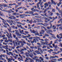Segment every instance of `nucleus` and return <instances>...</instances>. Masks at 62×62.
<instances>
[{"mask_svg":"<svg viewBox=\"0 0 62 62\" xmlns=\"http://www.w3.org/2000/svg\"><path fill=\"white\" fill-rule=\"evenodd\" d=\"M45 36H46V37H49L50 36L48 34H45Z\"/></svg>","mask_w":62,"mask_h":62,"instance_id":"nucleus-44","label":"nucleus"},{"mask_svg":"<svg viewBox=\"0 0 62 62\" xmlns=\"http://www.w3.org/2000/svg\"><path fill=\"white\" fill-rule=\"evenodd\" d=\"M28 58L29 59V60H30V62H34V60L32 59H31V58Z\"/></svg>","mask_w":62,"mask_h":62,"instance_id":"nucleus-9","label":"nucleus"},{"mask_svg":"<svg viewBox=\"0 0 62 62\" xmlns=\"http://www.w3.org/2000/svg\"><path fill=\"white\" fill-rule=\"evenodd\" d=\"M52 43H53V42L52 41H51L50 42V43L48 45H52Z\"/></svg>","mask_w":62,"mask_h":62,"instance_id":"nucleus-32","label":"nucleus"},{"mask_svg":"<svg viewBox=\"0 0 62 62\" xmlns=\"http://www.w3.org/2000/svg\"><path fill=\"white\" fill-rule=\"evenodd\" d=\"M19 51L20 52V53H21V54H23V52L22 51V50H20Z\"/></svg>","mask_w":62,"mask_h":62,"instance_id":"nucleus-28","label":"nucleus"},{"mask_svg":"<svg viewBox=\"0 0 62 62\" xmlns=\"http://www.w3.org/2000/svg\"><path fill=\"white\" fill-rule=\"evenodd\" d=\"M51 58H54V56H51L50 58H49V59H51Z\"/></svg>","mask_w":62,"mask_h":62,"instance_id":"nucleus-23","label":"nucleus"},{"mask_svg":"<svg viewBox=\"0 0 62 62\" xmlns=\"http://www.w3.org/2000/svg\"><path fill=\"white\" fill-rule=\"evenodd\" d=\"M39 22H41L42 23H43V21L39 19L38 20V23H39Z\"/></svg>","mask_w":62,"mask_h":62,"instance_id":"nucleus-14","label":"nucleus"},{"mask_svg":"<svg viewBox=\"0 0 62 62\" xmlns=\"http://www.w3.org/2000/svg\"><path fill=\"white\" fill-rule=\"evenodd\" d=\"M37 45H39V47H41V46H40V43H37Z\"/></svg>","mask_w":62,"mask_h":62,"instance_id":"nucleus-38","label":"nucleus"},{"mask_svg":"<svg viewBox=\"0 0 62 62\" xmlns=\"http://www.w3.org/2000/svg\"><path fill=\"white\" fill-rule=\"evenodd\" d=\"M53 3L54 5H56V4L57 3V2H54Z\"/></svg>","mask_w":62,"mask_h":62,"instance_id":"nucleus-49","label":"nucleus"},{"mask_svg":"<svg viewBox=\"0 0 62 62\" xmlns=\"http://www.w3.org/2000/svg\"><path fill=\"white\" fill-rule=\"evenodd\" d=\"M40 52L41 53H43V51L41 49H40Z\"/></svg>","mask_w":62,"mask_h":62,"instance_id":"nucleus-53","label":"nucleus"},{"mask_svg":"<svg viewBox=\"0 0 62 62\" xmlns=\"http://www.w3.org/2000/svg\"><path fill=\"white\" fill-rule=\"evenodd\" d=\"M31 10L32 11L34 12V10H35V9H34V8H31Z\"/></svg>","mask_w":62,"mask_h":62,"instance_id":"nucleus-29","label":"nucleus"},{"mask_svg":"<svg viewBox=\"0 0 62 62\" xmlns=\"http://www.w3.org/2000/svg\"><path fill=\"white\" fill-rule=\"evenodd\" d=\"M8 49L10 52H11V51L12 50V48H9Z\"/></svg>","mask_w":62,"mask_h":62,"instance_id":"nucleus-34","label":"nucleus"},{"mask_svg":"<svg viewBox=\"0 0 62 62\" xmlns=\"http://www.w3.org/2000/svg\"><path fill=\"white\" fill-rule=\"evenodd\" d=\"M60 2L59 3V4H60V5H61V4H62V2H61V0H59Z\"/></svg>","mask_w":62,"mask_h":62,"instance_id":"nucleus-51","label":"nucleus"},{"mask_svg":"<svg viewBox=\"0 0 62 62\" xmlns=\"http://www.w3.org/2000/svg\"><path fill=\"white\" fill-rule=\"evenodd\" d=\"M15 39H16L17 40V41H19V39H18V38H17V37H16L15 38Z\"/></svg>","mask_w":62,"mask_h":62,"instance_id":"nucleus-62","label":"nucleus"},{"mask_svg":"<svg viewBox=\"0 0 62 62\" xmlns=\"http://www.w3.org/2000/svg\"><path fill=\"white\" fill-rule=\"evenodd\" d=\"M25 14H29V11H26L25 13Z\"/></svg>","mask_w":62,"mask_h":62,"instance_id":"nucleus-45","label":"nucleus"},{"mask_svg":"<svg viewBox=\"0 0 62 62\" xmlns=\"http://www.w3.org/2000/svg\"><path fill=\"white\" fill-rule=\"evenodd\" d=\"M33 19H31L30 21L29 22H27V23H33Z\"/></svg>","mask_w":62,"mask_h":62,"instance_id":"nucleus-21","label":"nucleus"},{"mask_svg":"<svg viewBox=\"0 0 62 62\" xmlns=\"http://www.w3.org/2000/svg\"><path fill=\"white\" fill-rule=\"evenodd\" d=\"M29 50L30 52H34V50H31V49H30Z\"/></svg>","mask_w":62,"mask_h":62,"instance_id":"nucleus-35","label":"nucleus"},{"mask_svg":"<svg viewBox=\"0 0 62 62\" xmlns=\"http://www.w3.org/2000/svg\"><path fill=\"white\" fill-rule=\"evenodd\" d=\"M57 38L58 39H59L60 38V36H59L58 35H57Z\"/></svg>","mask_w":62,"mask_h":62,"instance_id":"nucleus-43","label":"nucleus"},{"mask_svg":"<svg viewBox=\"0 0 62 62\" xmlns=\"http://www.w3.org/2000/svg\"><path fill=\"white\" fill-rule=\"evenodd\" d=\"M25 34H29V32L28 31H25Z\"/></svg>","mask_w":62,"mask_h":62,"instance_id":"nucleus-56","label":"nucleus"},{"mask_svg":"<svg viewBox=\"0 0 62 62\" xmlns=\"http://www.w3.org/2000/svg\"><path fill=\"white\" fill-rule=\"evenodd\" d=\"M29 55H30V56L31 58L34 55L32 53L30 54Z\"/></svg>","mask_w":62,"mask_h":62,"instance_id":"nucleus-15","label":"nucleus"},{"mask_svg":"<svg viewBox=\"0 0 62 62\" xmlns=\"http://www.w3.org/2000/svg\"><path fill=\"white\" fill-rule=\"evenodd\" d=\"M16 22L18 24H21V23L19 22L16 21Z\"/></svg>","mask_w":62,"mask_h":62,"instance_id":"nucleus-48","label":"nucleus"},{"mask_svg":"<svg viewBox=\"0 0 62 62\" xmlns=\"http://www.w3.org/2000/svg\"><path fill=\"white\" fill-rule=\"evenodd\" d=\"M38 33V31H35L34 30H33L32 31V33H35V35H39V34Z\"/></svg>","mask_w":62,"mask_h":62,"instance_id":"nucleus-2","label":"nucleus"},{"mask_svg":"<svg viewBox=\"0 0 62 62\" xmlns=\"http://www.w3.org/2000/svg\"><path fill=\"white\" fill-rule=\"evenodd\" d=\"M13 43L14 44V46H17V44H18V43L16 42L15 43V41H13Z\"/></svg>","mask_w":62,"mask_h":62,"instance_id":"nucleus-4","label":"nucleus"},{"mask_svg":"<svg viewBox=\"0 0 62 62\" xmlns=\"http://www.w3.org/2000/svg\"><path fill=\"white\" fill-rule=\"evenodd\" d=\"M4 42H6V43L8 42V41L7 40V37H6V40H5Z\"/></svg>","mask_w":62,"mask_h":62,"instance_id":"nucleus-18","label":"nucleus"},{"mask_svg":"<svg viewBox=\"0 0 62 62\" xmlns=\"http://www.w3.org/2000/svg\"><path fill=\"white\" fill-rule=\"evenodd\" d=\"M43 52H45V51H47V50L46 49H43Z\"/></svg>","mask_w":62,"mask_h":62,"instance_id":"nucleus-63","label":"nucleus"},{"mask_svg":"<svg viewBox=\"0 0 62 62\" xmlns=\"http://www.w3.org/2000/svg\"><path fill=\"white\" fill-rule=\"evenodd\" d=\"M53 60L54 62H56L57 61V60L56 59H53Z\"/></svg>","mask_w":62,"mask_h":62,"instance_id":"nucleus-54","label":"nucleus"},{"mask_svg":"<svg viewBox=\"0 0 62 62\" xmlns=\"http://www.w3.org/2000/svg\"><path fill=\"white\" fill-rule=\"evenodd\" d=\"M9 36L10 37V38H12V34L10 33H9Z\"/></svg>","mask_w":62,"mask_h":62,"instance_id":"nucleus-27","label":"nucleus"},{"mask_svg":"<svg viewBox=\"0 0 62 62\" xmlns=\"http://www.w3.org/2000/svg\"><path fill=\"white\" fill-rule=\"evenodd\" d=\"M6 22H8V23H10V20H8L7 19H6Z\"/></svg>","mask_w":62,"mask_h":62,"instance_id":"nucleus-30","label":"nucleus"},{"mask_svg":"<svg viewBox=\"0 0 62 62\" xmlns=\"http://www.w3.org/2000/svg\"><path fill=\"white\" fill-rule=\"evenodd\" d=\"M2 56L4 57H5V56H7V55L5 54H1L0 55V58H2Z\"/></svg>","mask_w":62,"mask_h":62,"instance_id":"nucleus-5","label":"nucleus"},{"mask_svg":"<svg viewBox=\"0 0 62 62\" xmlns=\"http://www.w3.org/2000/svg\"><path fill=\"white\" fill-rule=\"evenodd\" d=\"M34 21H32V23H36V20H34Z\"/></svg>","mask_w":62,"mask_h":62,"instance_id":"nucleus-61","label":"nucleus"},{"mask_svg":"<svg viewBox=\"0 0 62 62\" xmlns=\"http://www.w3.org/2000/svg\"><path fill=\"white\" fill-rule=\"evenodd\" d=\"M7 44L5 43V42H3V44L4 45H7Z\"/></svg>","mask_w":62,"mask_h":62,"instance_id":"nucleus-57","label":"nucleus"},{"mask_svg":"<svg viewBox=\"0 0 62 62\" xmlns=\"http://www.w3.org/2000/svg\"><path fill=\"white\" fill-rule=\"evenodd\" d=\"M33 13H34V12L32 11H29V14L31 15H32Z\"/></svg>","mask_w":62,"mask_h":62,"instance_id":"nucleus-20","label":"nucleus"},{"mask_svg":"<svg viewBox=\"0 0 62 62\" xmlns=\"http://www.w3.org/2000/svg\"><path fill=\"white\" fill-rule=\"evenodd\" d=\"M54 52H56V51H58V50L57 49H54Z\"/></svg>","mask_w":62,"mask_h":62,"instance_id":"nucleus-36","label":"nucleus"},{"mask_svg":"<svg viewBox=\"0 0 62 62\" xmlns=\"http://www.w3.org/2000/svg\"><path fill=\"white\" fill-rule=\"evenodd\" d=\"M52 38H53L54 39H56V37L54 36H52Z\"/></svg>","mask_w":62,"mask_h":62,"instance_id":"nucleus-47","label":"nucleus"},{"mask_svg":"<svg viewBox=\"0 0 62 62\" xmlns=\"http://www.w3.org/2000/svg\"><path fill=\"white\" fill-rule=\"evenodd\" d=\"M33 39H36L37 38H39V37H34L33 38Z\"/></svg>","mask_w":62,"mask_h":62,"instance_id":"nucleus-52","label":"nucleus"},{"mask_svg":"<svg viewBox=\"0 0 62 62\" xmlns=\"http://www.w3.org/2000/svg\"><path fill=\"white\" fill-rule=\"evenodd\" d=\"M54 47V48H55V49H56V48H57V49L60 48L59 47H58V46H57V45H56Z\"/></svg>","mask_w":62,"mask_h":62,"instance_id":"nucleus-16","label":"nucleus"},{"mask_svg":"<svg viewBox=\"0 0 62 62\" xmlns=\"http://www.w3.org/2000/svg\"><path fill=\"white\" fill-rule=\"evenodd\" d=\"M20 25H21L20 24V25H18L17 24V26L18 27H19V28H20V27H21V26H20Z\"/></svg>","mask_w":62,"mask_h":62,"instance_id":"nucleus-41","label":"nucleus"},{"mask_svg":"<svg viewBox=\"0 0 62 62\" xmlns=\"http://www.w3.org/2000/svg\"><path fill=\"white\" fill-rule=\"evenodd\" d=\"M32 39H33V37H30L29 38V39L30 40H32Z\"/></svg>","mask_w":62,"mask_h":62,"instance_id":"nucleus-58","label":"nucleus"},{"mask_svg":"<svg viewBox=\"0 0 62 62\" xmlns=\"http://www.w3.org/2000/svg\"><path fill=\"white\" fill-rule=\"evenodd\" d=\"M13 15H16V13H14L12 14Z\"/></svg>","mask_w":62,"mask_h":62,"instance_id":"nucleus-55","label":"nucleus"},{"mask_svg":"<svg viewBox=\"0 0 62 62\" xmlns=\"http://www.w3.org/2000/svg\"><path fill=\"white\" fill-rule=\"evenodd\" d=\"M44 41L45 42H46L47 41H49V39H48L46 38L44 39Z\"/></svg>","mask_w":62,"mask_h":62,"instance_id":"nucleus-19","label":"nucleus"},{"mask_svg":"<svg viewBox=\"0 0 62 62\" xmlns=\"http://www.w3.org/2000/svg\"><path fill=\"white\" fill-rule=\"evenodd\" d=\"M8 40L10 42H12V40L11 39H8Z\"/></svg>","mask_w":62,"mask_h":62,"instance_id":"nucleus-25","label":"nucleus"},{"mask_svg":"<svg viewBox=\"0 0 62 62\" xmlns=\"http://www.w3.org/2000/svg\"><path fill=\"white\" fill-rule=\"evenodd\" d=\"M46 32L48 34L49 33H50V31L49 30H47L46 31Z\"/></svg>","mask_w":62,"mask_h":62,"instance_id":"nucleus-37","label":"nucleus"},{"mask_svg":"<svg viewBox=\"0 0 62 62\" xmlns=\"http://www.w3.org/2000/svg\"><path fill=\"white\" fill-rule=\"evenodd\" d=\"M3 6L4 7H6L8 6V5H6L5 4H3Z\"/></svg>","mask_w":62,"mask_h":62,"instance_id":"nucleus-60","label":"nucleus"},{"mask_svg":"<svg viewBox=\"0 0 62 62\" xmlns=\"http://www.w3.org/2000/svg\"><path fill=\"white\" fill-rule=\"evenodd\" d=\"M59 30H62V27H59Z\"/></svg>","mask_w":62,"mask_h":62,"instance_id":"nucleus-64","label":"nucleus"},{"mask_svg":"<svg viewBox=\"0 0 62 62\" xmlns=\"http://www.w3.org/2000/svg\"><path fill=\"white\" fill-rule=\"evenodd\" d=\"M41 43V45H45V42H43L42 41H40Z\"/></svg>","mask_w":62,"mask_h":62,"instance_id":"nucleus-12","label":"nucleus"},{"mask_svg":"<svg viewBox=\"0 0 62 62\" xmlns=\"http://www.w3.org/2000/svg\"><path fill=\"white\" fill-rule=\"evenodd\" d=\"M62 23V19H60L59 21H58V23Z\"/></svg>","mask_w":62,"mask_h":62,"instance_id":"nucleus-17","label":"nucleus"},{"mask_svg":"<svg viewBox=\"0 0 62 62\" xmlns=\"http://www.w3.org/2000/svg\"><path fill=\"white\" fill-rule=\"evenodd\" d=\"M16 34L17 36H21V34H20V33L19 32L16 33Z\"/></svg>","mask_w":62,"mask_h":62,"instance_id":"nucleus-11","label":"nucleus"},{"mask_svg":"<svg viewBox=\"0 0 62 62\" xmlns=\"http://www.w3.org/2000/svg\"><path fill=\"white\" fill-rule=\"evenodd\" d=\"M36 62L37 61L38 62H41V60L39 59H36L35 60Z\"/></svg>","mask_w":62,"mask_h":62,"instance_id":"nucleus-7","label":"nucleus"},{"mask_svg":"<svg viewBox=\"0 0 62 62\" xmlns=\"http://www.w3.org/2000/svg\"><path fill=\"white\" fill-rule=\"evenodd\" d=\"M25 23H21V24H21V25H25Z\"/></svg>","mask_w":62,"mask_h":62,"instance_id":"nucleus-59","label":"nucleus"},{"mask_svg":"<svg viewBox=\"0 0 62 62\" xmlns=\"http://www.w3.org/2000/svg\"><path fill=\"white\" fill-rule=\"evenodd\" d=\"M37 11L38 12H39V11L37 9H34V11Z\"/></svg>","mask_w":62,"mask_h":62,"instance_id":"nucleus-33","label":"nucleus"},{"mask_svg":"<svg viewBox=\"0 0 62 62\" xmlns=\"http://www.w3.org/2000/svg\"><path fill=\"white\" fill-rule=\"evenodd\" d=\"M35 53H36L38 54H41V53H40L39 52L38 50H36L35 51Z\"/></svg>","mask_w":62,"mask_h":62,"instance_id":"nucleus-8","label":"nucleus"},{"mask_svg":"<svg viewBox=\"0 0 62 62\" xmlns=\"http://www.w3.org/2000/svg\"><path fill=\"white\" fill-rule=\"evenodd\" d=\"M60 52V51H58L57 53H56V54H59Z\"/></svg>","mask_w":62,"mask_h":62,"instance_id":"nucleus-46","label":"nucleus"},{"mask_svg":"<svg viewBox=\"0 0 62 62\" xmlns=\"http://www.w3.org/2000/svg\"><path fill=\"white\" fill-rule=\"evenodd\" d=\"M33 41L34 42H35V43H37V41H36V39H33Z\"/></svg>","mask_w":62,"mask_h":62,"instance_id":"nucleus-31","label":"nucleus"},{"mask_svg":"<svg viewBox=\"0 0 62 62\" xmlns=\"http://www.w3.org/2000/svg\"><path fill=\"white\" fill-rule=\"evenodd\" d=\"M52 28V26H50V27L48 26L47 27V28L48 29H51Z\"/></svg>","mask_w":62,"mask_h":62,"instance_id":"nucleus-13","label":"nucleus"},{"mask_svg":"<svg viewBox=\"0 0 62 62\" xmlns=\"http://www.w3.org/2000/svg\"><path fill=\"white\" fill-rule=\"evenodd\" d=\"M25 54L27 57H29V55H29L30 54L28 53L27 52H26V53H25Z\"/></svg>","mask_w":62,"mask_h":62,"instance_id":"nucleus-10","label":"nucleus"},{"mask_svg":"<svg viewBox=\"0 0 62 62\" xmlns=\"http://www.w3.org/2000/svg\"><path fill=\"white\" fill-rule=\"evenodd\" d=\"M8 45H7L5 46H2V47L4 48V49H5L6 50H8Z\"/></svg>","mask_w":62,"mask_h":62,"instance_id":"nucleus-3","label":"nucleus"},{"mask_svg":"<svg viewBox=\"0 0 62 62\" xmlns=\"http://www.w3.org/2000/svg\"><path fill=\"white\" fill-rule=\"evenodd\" d=\"M20 28L21 29H24V28L23 27H22V25H20Z\"/></svg>","mask_w":62,"mask_h":62,"instance_id":"nucleus-40","label":"nucleus"},{"mask_svg":"<svg viewBox=\"0 0 62 62\" xmlns=\"http://www.w3.org/2000/svg\"><path fill=\"white\" fill-rule=\"evenodd\" d=\"M2 45V44H0V49H2L3 48V47H1V46Z\"/></svg>","mask_w":62,"mask_h":62,"instance_id":"nucleus-50","label":"nucleus"},{"mask_svg":"<svg viewBox=\"0 0 62 62\" xmlns=\"http://www.w3.org/2000/svg\"><path fill=\"white\" fill-rule=\"evenodd\" d=\"M14 51L16 53V54H19V52H18L17 51V50L15 49Z\"/></svg>","mask_w":62,"mask_h":62,"instance_id":"nucleus-26","label":"nucleus"},{"mask_svg":"<svg viewBox=\"0 0 62 62\" xmlns=\"http://www.w3.org/2000/svg\"><path fill=\"white\" fill-rule=\"evenodd\" d=\"M1 19L2 20V22L5 25H8V26L9 27V25L8 24V23H7V22H6V21H5V20L4 19L2 18H1Z\"/></svg>","mask_w":62,"mask_h":62,"instance_id":"nucleus-1","label":"nucleus"},{"mask_svg":"<svg viewBox=\"0 0 62 62\" xmlns=\"http://www.w3.org/2000/svg\"><path fill=\"white\" fill-rule=\"evenodd\" d=\"M14 17V16H12L11 17H9L8 18L9 19H13Z\"/></svg>","mask_w":62,"mask_h":62,"instance_id":"nucleus-22","label":"nucleus"},{"mask_svg":"<svg viewBox=\"0 0 62 62\" xmlns=\"http://www.w3.org/2000/svg\"><path fill=\"white\" fill-rule=\"evenodd\" d=\"M0 15H1L2 17H5V15H4V14L3 13H1Z\"/></svg>","mask_w":62,"mask_h":62,"instance_id":"nucleus-24","label":"nucleus"},{"mask_svg":"<svg viewBox=\"0 0 62 62\" xmlns=\"http://www.w3.org/2000/svg\"><path fill=\"white\" fill-rule=\"evenodd\" d=\"M19 56H20V57H21V59H23V57H22V56L20 54H19Z\"/></svg>","mask_w":62,"mask_h":62,"instance_id":"nucleus-39","label":"nucleus"},{"mask_svg":"<svg viewBox=\"0 0 62 62\" xmlns=\"http://www.w3.org/2000/svg\"><path fill=\"white\" fill-rule=\"evenodd\" d=\"M7 29L9 32H11V33H12V31H11V28L10 27H9V29L8 28H7Z\"/></svg>","mask_w":62,"mask_h":62,"instance_id":"nucleus-6","label":"nucleus"},{"mask_svg":"<svg viewBox=\"0 0 62 62\" xmlns=\"http://www.w3.org/2000/svg\"><path fill=\"white\" fill-rule=\"evenodd\" d=\"M23 8L22 7H19L18 8H17V9L19 10L20 9H22Z\"/></svg>","mask_w":62,"mask_h":62,"instance_id":"nucleus-42","label":"nucleus"}]
</instances>
